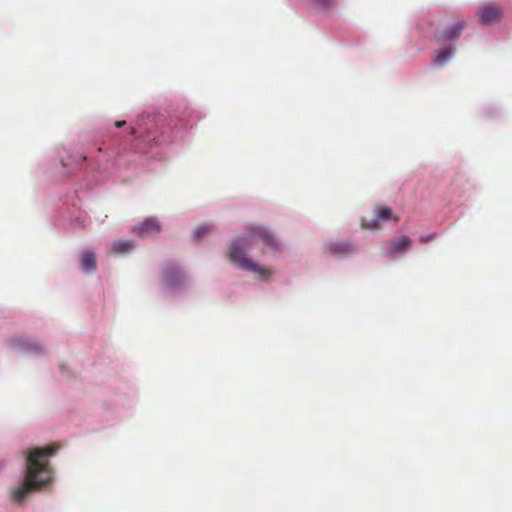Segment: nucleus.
<instances>
[{
  "label": "nucleus",
  "mask_w": 512,
  "mask_h": 512,
  "mask_svg": "<svg viewBox=\"0 0 512 512\" xmlns=\"http://www.w3.org/2000/svg\"><path fill=\"white\" fill-rule=\"evenodd\" d=\"M213 229L214 225L212 223L201 224L195 228L193 238L195 240H201L207 235H209L213 231Z\"/></svg>",
  "instance_id": "nucleus-12"
},
{
  "label": "nucleus",
  "mask_w": 512,
  "mask_h": 512,
  "mask_svg": "<svg viewBox=\"0 0 512 512\" xmlns=\"http://www.w3.org/2000/svg\"><path fill=\"white\" fill-rule=\"evenodd\" d=\"M466 27V22L461 19H454L447 23L442 29L435 34L437 41H451L458 39Z\"/></svg>",
  "instance_id": "nucleus-4"
},
{
  "label": "nucleus",
  "mask_w": 512,
  "mask_h": 512,
  "mask_svg": "<svg viewBox=\"0 0 512 512\" xmlns=\"http://www.w3.org/2000/svg\"><path fill=\"white\" fill-rule=\"evenodd\" d=\"M244 241L245 239H238L235 243H233L228 256H244V250L241 247H238V245H242Z\"/></svg>",
  "instance_id": "nucleus-15"
},
{
  "label": "nucleus",
  "mask_w": 512,
  "mask_h": 512,
  "mask_svg": "<svg viewBox=\"0 0 512 512\" xmlns=\"http://www.w3.org/2000/svg\"><path fill=\"white\" fill-rule=\"evenodd\" d=\"M453 56V50L451 48H442L436 51L433 63L438 66L445 65L449 59Z\"/></svg>",
  "instance_id": "nucleus-11"
},
{
  "label": "nucleus",
  "mask_w": 512,
  "mask_h": 512,
  "mask_svg": "<svg viewBox=\"0 0 512 512\" xmlns=\"http://www.w3.org/2000/svg\"><path fill=\"white\" fill-rule=\"evenodd\" d=\"M165 279L169 285L173 286L181 281L182 275L177 270H170L166 273Z\"/></svg>",
  "instance_id": "nucleus-13"
},
{
  "label": "nucleus",
  "mask_w": 512,
  "mask_h": 512,
  "mask_svg": "<svg viewBox=\"0 0 512 512\" xmlns=\"http://www.w3.org/2000/svg\"><path fill=\"white\" fill-rule=\"evenodd\" d=\"M315 3L323 9H328L335 4L334 0H315Z\"/></svg>",
  "instance_id": "nucleus-17"
},
{
  "label": "nucleus",
  "mask_w": 512,
  "mask_h": 512,
  "mask_svg": "<svg viewBox=\"0 0 512 512\" xmlns=\"http://www.w3.org/2000/svg\"><path fill=\"white\" fill-rule=\"evenodd\" d=\"M335 252L349 254L354 252V246L350 243H340L336 245Z\"/></svg>",
  "instance_id": "nucleus-16"
},
{
  "label": "nucleus",
  "mask_w": 512,
  "mask_h": 512,
  "mask_svg": "<svg viewBox=\"0 0 512 512\" xmlns=\"http://www.w3.org/2000/svg\"><path fill=\"white\" fill-rule=\"evenodd\" d=\"M389 220L398 221V218L393 216L391 208L377 205L373 208V218L366 219L363 217L361 219V227L376 230L380 227V222Z\"/></svg>",
  "instance_id": "nucleus-3"
},
{
  "label": "nucleus",
  "mask_w": 512,
  "mask_h": 512,
  "mask_svg": "<svg viewBox=\"0 0 512 512\" xmlns=\"http://www.w3.org/2000/svg\"><path fill=\"white\" fill-rule=\"evenodd\" d=\"M230 260L236 268L252 272L260 279H267L272 274L271 269L257 264L252 258H230Z\"/></svg>",
  "instance_id": "nucleus-5"
},
{
  "label": "nucleus",
  "mask_w": 512,
  "mask_h": 512,
  "mask_svg": "<svg viewBox=\"0 0 512 512\" xmlns=\"http://www.w3.org/2000/svg\"><path fill=\"white\" fill-rule=\"evenodd\" d=\"M58 447L47 446L33 449L27 457V473L23 483L11 491V501L21 504L27 495L47 485L52 479V470L48 465V457Z\"/></svg>",
  "instance_id": "nucleus-1"
},
{
  "label": "nucleus",
  "mask_w": 512,
  "mask_h": 512,
  "mask_svg": "<svg viewBox=\"0 0 512 512\" xmlns=\"http://www.w3.org/2000/svg\"><path fill=\"white\" fill-rule=\"evenodd\" d=\"M253 236L254 237H258L265 244H267L269 246H272V247H275V248L278 246L277 239L275 238L273 233L271 231H269L265 227H261V226L255 227L254 230H253Z\"/></svg>",
  "instance_id": "nucleus-8"
},
{
  "label": "nucleus",
  "mask_w": 512,
  "mask_h": 512,
  "mask_svg": "<svg viewBox=\"0 0 512 512\" xmlns=\"http://www.w3.org/2000/svg\"><path fill=\"white\" fill-rule=\"evenodd\" d=\"M133 250V243L129 240H119L112 244L111 252L115 254H128Z\"/></svg>",
  "instance_id": "nucleus-10"
},
{
  "label": "nucleus",
  "mask_w": 512,
  "mask_h": 512,
  "mask_svg": "<svg viewBox=\"0 0 512 512\" xmlns=\"http://www.w3.org/2000/svg\"><path fill=\"white\" fill-rule=\"evenodd\" d=\"M161 231L160 222L154 217L146 218L141 224L133 228V232L141 237L158 234Z\"/></svg>",
  "instance_id": "nucleus-7"
},
{
  "label": "nucleus",
  "mask_w": 512,
  "mask_h": 512,
  "mask_svg": "<svg viewBox=\"0 0 512 512\" xmlns=\"http://www.w3.org/2000/svg\"><path fill=\"white\" fill-rule=\"evenodd\" d=\"M97 267L96 258H82L80 268L84 272H90L95 270Z\"/></svg>",
  "instance_id": "nucleus-14"
},
{
  "label": "nucleus",
  "mask_w": 512,
  "mask_h": 512,
  "mask_svg": "<svg viewBox=\"0 0 512 512\" xmlns=\"http://www.w3.org/2000/svg\"><path fill=\"white\" fill-rule=\"evenodd\" d=\"M478 15L483 24L491 25L502 19L503 10L498 5L486 4L479 8Z\"/></svg>",
  "instance_id": "nucleus-6"
},
{
  "label": "nucleus",
  "mask_w": 512,
  "mask_h": 512,
  "mask_svg": "<svg viewBox=\"0 0 512 512\" xmlns=\"http://www.w3.org/2000/svg\"><path fill=\"white\" fill-rule=\"evenodd\" d=\"M411 245V240L408 236H400L391 241L390 252L403 253Z\"/></svg>",
  "instance_id": "nucleus-9"
},
{
  "label": "nucleus",
  "mask_w": 512,
  "mask_h": 512,
  "mask_svg": "<svg viewBox=\"0 0 512 512\" xmlns=\"http://www.w3.org/2000/svg\"><path fill=\"white\" fill-rule=\"evenodd\" d=\"M125 124H126V122H125V121H116V122H115V126H116L117 128H121V127H123Z\"/></svg>",
  "instance_id": "nucleus-18"
},
{
  "label": "nucleus",
  "mask_w": 512,
  "mask_h": 512,
  "mask_svg": "<svg viewBox=\"0 0 512 512\" xmlns=\"http://www.w3.org/2000/svg\"><path fill=\"white\" fill-rule=\"evenodd\" d=\"M58 447L47 446L33 449L27 457V473L23 483L11 491V501L21 504L27 495L47 485L52 479V470L48 465V457Z\"/></svg>",
  "instance_id": "nucleus-2"
},
{
  "label": "nucleus",
  "mask_w": 512,
  "mask_h": 512,
  "mask_svg": "<svg viewBox=\"0 0 512 512\" xmlns=\"http://www.w3.org/2000/svg\"><path fill=\"white\" fill-rule=\"evenodd\" d=\"M82 256L88 257V256H94V252L91 250H86Z\"/></svg>",
  "instance_id": "nucleus-19"
}]
</instances>
